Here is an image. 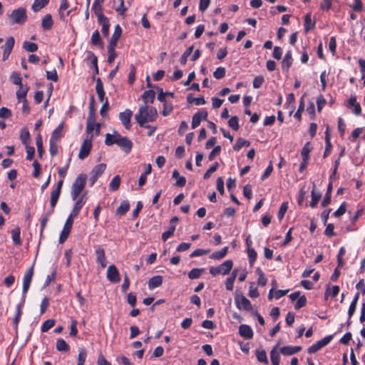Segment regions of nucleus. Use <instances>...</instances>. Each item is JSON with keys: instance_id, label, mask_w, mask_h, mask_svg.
<instances>
[{"instance_id": "864d4df0", "label": "nucleus", "mask_w": 365, "mask_h": 365, "mask_svg": "<svg viewBox=\"0 0 365 365\" xmlns=\"http://www.w3.org/2000/svg\"><path fill=\"white\" fill-rule=\"evenodd\" d=\"M247 255L249 258V263L251 267L253 266L257 259V254L254 248L247 249Z\"/></svg>"}, {"instance_id": "aec40b11", "label": "nucleus", "mask_w": 365, "mask_h": 365, "mask_svg": "<svg viewBox=\"0 0 365 365\" xmlns=\"http://www.w3.org/2000/svg\"><path fill=\"white\" fill-rule=\"evenodd\" d=\"M302 349L300 346H286L279 349V352L284 356H291Z\"/></svg>"}, {"instance_id": "69168bd1", "label": "nucleus", "mask_w": 365, "mask_h": 365, "mask_svg": "<svg viewBox=\"0 0 365 365\" xmlns=\"http://www.w3.org/2000/svg\"><path fill=\"white\" fill-rule=\"evenodd\" d=\"M33 167H34V172H33V176L35 178H38L39 176H40V173H41V164L37 161V160H34L33 162Z\"/></svg>"}, {"instance_id": "6e6552de", "label": "nucleus", "mask_w": 365, "mask_h": 365, "mask_svg": "<svg viewBox=\"0 0 365 365\" xmlns=\"http://www.w3.org/2000/svg\"><path fill=\"white\" fill-rule=\"evenodd\" d=\"M333 339L332 335H328L322 339L317 341L308 348V353L314 354L327 346Z\"/></svg>"}, {"instance_id": "6e6d98bb", "label": "nucleus", "mask_w": 365, "mask_h": 365, "mask_svg": "<svg viewBox=\"0 0 365 365\" xmlns=\"http://www.w3.org/2000/svg\"><path fill=\"white\" fill-rule=\"evenodd\" d=\"M92 10L94 11L95 14L96 15L97 19H101L100 18L101 16H103V17L106 16L103 14V7H102L101 4H98L96 3H93V6H92Z\"/></svg>"}, {"instance_id": "c756f323", "label": "nucleus", "mask_w": 365, "mask_h": 365, "mask_svg": "<svg viewBox=\"0 0 365 365\" xmlns=\"http://www.w3.org/2000/svg\"><path fill=\"white\" fill-rule=\"evenodd\" d=\"M277 345L274 346L270 351V359L272 365H279L280 356Z\"/></svg>"}, {"instance_id": "4d7b16f0", "label": "nucleus", "mask_w": 365, "mask_h": 365, "mask_svg": "<svg viewBox=\"0 0 365 365\" xmlns=\"http://www.w3.org/2000/svg\"><path fill=\"white\" fill-rule=\"evenodd\" d=\"M86 357H87L86 350L85 349H80L78 356L77 365H84Z\"/></svg>"}, {"instance_id": "49530a36", "label": "nucleus", "mask_w": 365, "mask_h": 365, "mask_svg": "<svg viewBox=\"0 0 365 365\" xmlns=\"http://www.w3.org/2000/svg\"><path fill=\"white\" fill-rule=\"evenodd\" d=\"M187 101L189 103H195L197 106L204 105L205 103L204 97L193 98L191 94L187 96Z\"/></svg>"}, {"instance_id": "37998d69", "label": "nucleus", "mask_w": 365, "mask_h": 365, "mask_svg": "<svg viewBox=\"0 0 365 365\" xmlns=\"http://www.w3.org/2000/svg\"><path fill=\"white\" fill-rule=\"evenodd\" d=\"M204 272V269L201 268H193L188 273V277L190 279H198Z\"/></svg>"}, {"instance_id": "f704fd0d", "label": "nucleus", "mask_w": 365, "mask_h": 365, "mask_svg": "<svg viewBox=\"0 0 365 365\" xmlns=\"http://www.w3.org/2000/svg\"><path fill=\"white\" fill-rule=\"evenodd\" d=\"M228 250L229 247L226 246L223 247L221 250L213 252L210 257L213 259H221L227 255Z\"/></svg>"}, {"instance_id": "79ce46f5", "label": "nucleus", "mask_w": 365, "mask_h": 365, "mask_svg": "<svg viewBox=\"0 0 365 365\" xmlns=\"http://www.w3.org/2000/svg\"><path fill=\"white\" fill-rule=\"evenodd\" d=\"M120 178L119 175H115L113 177V178L111 180L110 184H109V190L110 191H116L120 186Z\"/></svg>"}, {"instance_id": "ddd939ff", "label": "nucleus", "mask_w": 365, "mask_h": 365, "mask_svg": "<svg viewBox=\"0 0 365 365\" xmlns=\"http://www.w3.org/2000/svg\"><path fill=\"white\" fill-rule=\"evenodd\" d=\"M133 112L130 109H125L123 112L119 113V119L126 130L131 128L130 119Z\"/></svg>"}, {"instance_id": "0eeeda50", "label": "nucleus", "mask_w": 365, "mask_h": 365, "mask_svg": "<svg viewBox=\"0 0 365 365\" xmlns=\"http://www.w3.org/2000/svg\"><path fill=\"white\" fill-rule=\"evenodd\" d=\"M117 141L115 144L119 146L125 153H129L131 151L133 147L132 141L127 137L121 136L118 133L116 132Z\"/></svg>"}, {"instance_id": "c9c22d12", "label": "nucleus", "mask_w": 365, "mask_h": 365, "mask_svg": "<svg viewBox=\"0 0 365 365\" xmlns=\"http://www.w3.org/2000/svg\"><path fill=\"white\" fill-rule=\"evenodd\" d=\"M250 145V142L242 138H239L237 140L236 143L233 146V149L235 151H240L242 147H248Z\"/></svg>"}, {"instance_id": "393cba45", "label": "nucleus", "mask_w": 365, "mask_h": 365, "mask_svg": "<svg viewBox=\"0 0 365 365\" xmlns=\"http://www.w3.org/2000/svg\"><path fill=\"white\" fill-rule=\"evenodd\" d=\"M96 91L99 101L103 102L106 93L104 91L103 82L99 78L96 79Z\"/></svg>"}, {"instance_id": "f3484780", "label": "nucleus", "mask_w": 365, "mask_h": 365, "mask_svg": "<svg viewBox=\"0 0 365 365\" xmlns=\"http://www.w3.org/2000/svg\"><path fill=\"white\" fill-rule=\"evenodd\" d=\"M347 107L349 108H353L352 112L356 115H360L361 114V108L359 103L356 102V97L351 96L347 101Z\"/></svg>"}, {"instance_id": "a878e982", "label": "nucleus", "mask_w": 365, "mask_h": 365, "mask_svg": "<svg viewBox=\"0 0 365 365\" xmlns=\"http://www.w3.org/2000/svg\"><path fill=\"white\" fill-rule=\"evenodd\" d=\"M13 242L16 246H21L22 241L21 239V229L16 227L11 231Z\"/></svg>"}, {"instance_id": "8fccbe9b", "label": "nucleus", "mask_w": 365, "mask_h": 365, "mask_svg": "<svg viewBox=\"0 0 365 365\" xmlns=\"http://www.w3.org/2000/svg\"><path fill=\"white\" fill-rule=\"evenodd\" d=\"M55 325L54 319H47L46 320L41 327V332H47L49 329H51Z\"/></svg>"}, {"instance_id": "9b49d317", "label": "nucleus", "mask_w": 365, "mask_h": 365, "mask_svg": "<svg viewBox=\"0 0 365 365\" xmlns=\"http://www.w3.org/2000/svg\"><path fill=\"white\" fill-rule=\"evenodd\" d=\"M107 279L112 283H118L120 281V275L117 269L114 265H110L107 269Z\"/></svg>"}, {"instance_id": "f257e3e1", "label": "nucleus", "mask_w": 365, "mask_h": 365, "mask_svg": "<svg viewBox=\"0 0 365 365\" xmlns=\"http://www.w3.org/2000/svg\"><path fill=\"white\" fill-rule=\"evenodd\" d=\"M157 115L158 112L155 108L142 105L139 108L138 113L135 115V119L140 127L150 128V125L145 124L147 122H153Z\"/></svg>"}, {"instance_id": "9d476101", "label": "nucleus", "mask_w": 365, "mask_h": 365, "mask_svg": "<svg viewBox=\"0 0 365 365\" xmlns=\"http://www.w3.org/2000/svg\"><path fill=\"white\" fill-rule=\"evenodd\" d=\"M93 137V135H91ZM92 139H86L83 142L80 151L78 153V158L81 160L85 159L88 156L92 148Z\"/></svg>"}, {"instance_id": "4c0bfd02", "label": "nucleus", "mask_w": 365, "mask_h": 365, "mask_svg": "<svg viewBox=\"0 0 365 365\" xmlns=\"http://www.w3.org/2000/svg\"><path fill=\"white\" fill-rule=\"evenodd\" d=\"M49 1L50 0H34L31 8L34 11L37 12L45 7L48 4Z\"/></svg>"}, {"instance_id": "13d9d810", "label": "nucleus", "mask_w": 365, "mask_h": 365, "mask_svg": "<svg viewBox=\"0 0 365 365\" xmlns=\"http://www.w3.org/2000/svg\"><path fill=\"white\" fill-rule=\"evenodd\" d=\"M173 107L172 103L165 101L163 103V110L162 111V115L163 116H168L173 112Z\"/></svg>"}, {"instance_id": "09e8293b", "label": "nucleus", "mask_w": 365, "mask_h": 365, "mask_svg": "<svg viewBox=\"0 0 365 365\" xmlns=\"http://www.w3.org/2000/svg\"><path fill=\"white\" fill-rule=\"evenodd\" d=\"M193 48L194 46H189L185 51V52L182 53V55L181 56L180 58V62L182 65H185L186 63H187V58L188 56L192 53V51H193Z\"/></svg>"}, {"instance_id": "680f3d73", "label": "nucleus", "mask_w": 365, "mask_h": 365, "mask_svg": "<svg viewBox=\"0 0 365 365\" xmlns=\"http://www.w3.org/2000/svg\"><path fill=\"white\" fill-rule=\"evenodd\" d=\"M11 81L14 84L17 85L19 86H21L23 85L21 75L17 72L12 73L11 76Z\"/></svg>"}, {"instance_id": "1a4fd4ad", "label": "nucleus", "mask_w": 365, "mask_h": 365, "mask_svg": "<svg viewBox=\"0 0 365 365\" xmlns=\"http://www.w3.org/2000/svg\"><path fill=\"white\" fill-rule=\"evenodd\" d=\"M235 302L239 309L251 311L252 306L250 301L242 294H237L235 297Z\"/></svg>"}, {"instance_id": "e433bc0d", "label": "nucleus", "mask_w": 365, "mask_h": 365, "mask_svg": "<svg viewBox=\"0 0 365 365\" xmlns=\"http://www.w3.org/2000/svg\"><path fill=\"white\" fill-rule=\"evenodd\" d=\"M56 349L59 351L67 352L70 349L69 345L63 339H58L56 341Z\"/></svg>"}, {"instance_id": "58836bf2", "label": "nucleus", "mask_w": 365, "mask_h": 365, "mask_svg": "<svg viewBox=\"0 0 365 365\" xmlns=\"http://www.w3.org/2000/svg\"><path fill=\"white\" fill-rule=\"evenodd\" d=\"M313 147L310 142H307L303 146L301 150V155L302 158H309V153L312 150Z\"/></svg>"}, {"instance_id": "c85d7f7f", "label": "nucleus", "mask_w": 365, "mask_h": 365, "mask_svg": "<svg viewBox=\"0 0 365 365\" xmlns=\"http://www.w3.org/2000/svg\"><path fill=\"white\" fill-rule=\"evenodd\" d=\"M122 29L119 24L115 25L113 34L109 40V43L117 45V42L121 36Z\"/></svg>"}, {"instance_id": "0e129e2a", "label": "nucleus", "mask_w": 365, "mask_h": 365, "mask_svg": "<svg viewBox=\"0 0 365 365\" xmlns=\"http://www.w3.org/2000/svg\"><path fill=\"white\" fill-rule=\"evenodd\" d=\"M219 167V163L217 162H215L212 166L209 168V169L203 175V178L205 180H207L210 178L211 174L214 172H215Z\"/></svg>"}, {"instance_id": "b1692460", "label": "nucleus", "mask_w": 365, "mask_h": 365, "mask_svg": "<svg viewBox=\"0 0 365 365\" xmlns=\"http://www.w3.org/2000/svg\"><path fill=\"white\" fill-rule=\"evenodd\" d=\"M155 98V93L153 90L145 91L142 95V99L144 102V105L148 103H153Z\"/></svg>"}, {"instance_id": "a18cd8bd", "label": "nucleus", "mask_w": 365, "mask_h": 365, "mask_svg": "<svg viewBox=\"0 0 365 365\" xmlns=\"http://www.w3.org/2000/svg\"><path fill=\"white\" fill-rule=\"evenodd\" d=\"M256 357L259 362L268 364L269 361L267 356V353L264 350H257Z\"/></svg>"}, {"instance_id": "2f4dec72", "label": "nucleus", "mask_w": 365, "mask_h": 365, "mask_svg": "<svg viewBox=\"0 0 365 365\" xmlns=\"http://www.w3.org/2000/svg\"><path fill=\"white\" fill-rule=\"evenodd\" d=\"M233 266V262L231 259L225 261L222 264L219 265L220 272L222 274L225 275L230 273Z\"/></svg>"}, {"instance_id": "603ef678", "label": "nucleus", "mask_w": 365, "mask_h": 365, "mask_svg": "<svg viewBox=\"0 0 365 365\" xmlns=\"http://www.w3.org/2000/svg\"><path fill=\"white\" fill-rule=\"evenodd\" d=\"M228 125L234 130H238L240 128L238 117L236 115L232 116L228 120Z\"/></svg>"}, {"instance_id": "20e7f679", "label": "nucleus", "mask_w": 365, "mask_h": 365, "mask_svg": "<svg viewBox=\"0 0 365 365\" xmlns=\"http://www.w3.org/2000/svg\"><path fill=\"white\" fill-rule=\"evenodd\" d=\"M34 273V263L27 269L23 277L22 300L25 302L26 296L29 289Z\"/></svg>"}, {"instance_id": "f8f14e48", "label": "nucleus", "mask_w": 365, "mask_h": 365, "mask_svg": "<svg viewBox=\"0 0 365 365\" xmlns=\"http://www.w3.org/2000/svg\"><path fill=\"white\" fill-rule=\"evenodd\" d=\"M15 40L14 37H9L5 43L1 46V48L3 49V61H6L9 58L10 53L14 46Z\"/></svg>"}, {"instance_id": "2eb2a0df", "label": "nucleus", "mask_w": 365, "mask_h": 365, "mask_svg": "<svg viewBox=\"0 0 365 365\" xmlns=\"http://www.w3.org/2000/svg\"><path fill=\"white\" fill-rule=\"evenodd\" d=\"M95 252L96 255V262L101 264L102 268H105L107 265V262L104 249L101 246L98 245L95 247Z\"/></svg>"}, {"instance_id": "7ed1b4c3", "label": "nucleus", "mask_w": 365, "mask_h": 365, "mask_svg": "<svg viewBox=\"0 0 365 365\" xmlns=\"http://www.w3.org/2000/svg\"><path fill=\"white\" fill-rule=\"evenodd\" d=\"M87 176L84 173L79 174L71 186V196L73 200H77L83 190L86 183Z\"/></svg>"}, {"instance_id": "dca6fc26", "label": "nucleus", "mask_w": 365, "mask_h": 365, "mask_svg": "<svg viewBox=\"0 0 365 365\" xmlns=\"http://www.w3.org/2000/svg\"><path fill=\"white\" fill-rule=\"evenodd\" d=\"M84 197L85 193L83 194L80 197H78L77 200H76V201L69 216H71L75 218L78 215L80 210H81V208L83 207V205L86 202V201L84 200Z\"/></svg>"}, {"instance_id": "f03ea898", "label": "nucleus", "mask_w": 365, "mask_h": 365, "mask_svg": "<svg viewBox=\"0 0 365 365\" xmlns=\"http://www.w3.org/2000/svg\"><path fill=\"white\" fill-rule=\"evenodd\" d=\"M67 173L66 168H59L58 174L61 179L58 180L56 187L51 192L50 206L55 207L60 197L61 189L63 184V179Z\"/></svg>"}, {"instance_id": "de8ad7c7", "label": "nucleus", "mask_w": 365, "mask_h": 365, "mask_svg": "<svg viewBox=\"0 0 365 365\" xmlns=\"http://www.w3.org/2000/svg\"><path fill=\"white\" fill-rule=\"evenodd\" d=\"M36 143L37 152H38V157L40 158H41L43 153V147L42 137H41V134H38L36 136Z\"/></svg>"}, {"instance_id": "a211bd4d", "label": "nucleus", "mask_w": 365, "mask_h": 365, "mask_svg": "<svg viewBox=\"0 0 365 365\" xmlns=\"http://www.w3.org/2000/svg\"><path fill=\"white\" fill-rule=\"evenodd\" d=\"M54 207L51 206V210H48L46 213H44L40 221V239L43 237V231L46 226V224L49 220L50 216L53 213Z\"/></svg>"}, {"instance_id": "72a5a7b5", "label": "nucleus", "mask_w": 365, "mask_h": 365, "mask_svg": "<svg viewBox=\"0 0 365 365\" xmlns=\"http://www.w3.org/2000/svg\"><path fill=\"white\" fill-rule=\"evenodd\" d=\"M315 187H316V185L314 183L313 184V187H312V192H311V194H312V200L310 202V206L314 208L317 206V205L318 204L320 198H321V194L320 193H317L315 192Z\"/></svg>"}, {"instance_id": "ea45409f", "label": "nucleus", "mask_w": 365, "mask_h": 365, "mask_svg": "<svg viewBox=\"0 0 365 365\" xmlns=\"http://www.w3.org/2000/svg\"><path fill=\"white\" fill-rule=\"evenodd\" d=\"M106 168V163H101L96 165L91 170V175L100 177L105 171Z\"/></svg>"}, {"instance_id": "423d86ee", "label": "nucleus", "mask_w": 365, "mask_h": 365, "mask_svg": "<svg viewBox=\"0 0 365 365\" xmlns=\"http://www.w3.org/2000/svg\"><path fill=\"white\" fill-rule=\"evenodd\" d=\"M73 220H74V217L68 215V217L63 225V230L60 234V237H59V240H58V242L60 244L64 243L68 238L70 233L71 232L73 224Z\"/></svg>"}, {"instance_id": "473e14b6", "label": "nucleus", "mask_w": 365, "mask_h": 365, "mask_svg": "<svg viewBox=\"0 0 365 365\" xmlns=\"http://www.w3.org/2000/svg\"><path fill=\"white\" fill-rule=\"evenodd\" d=\"M129 209H130V204H129L128 201L124 200V201L121 202V203L117 208L116 214L120 216H123V215H125V213L129 210Z\"/></svg>"}, {"instance_id": "774afa93", "label": "nucleus", "mask_w": 365, "mask_h": 365, "mask_svg": "<svg viewBox=\"0 0 365 365\" xmlns=\"http://www.w3.org/2000/svg\"><path fill=\"white\" fill-rule=\"evenodd\" d=\"M307 298L304 295L299 297L294 305V309L299 310L307 304Z\"/></svg>"}, {"instance_id": "4be33fe9", "label": "nucleus", "mask_w": 365, "mask_h": 365, "mask_svg": "<svg viewBox=\"0 0 365 365\" xmlns=\"http://www.w3.org/2000/svg\"><path fill=\"white\" fill-rule=\"evenodd\" d=\"M64 123L61 122L52 132L50 140L58 142L63 135Z\"/></svg>"}, {"instance_id": "4468645a", "label": "nucleus", "mask_w": 365, "mask_h": 365, "mask_svg": "<svg viewBox=\"0 0 365 365\" xmlns=\"http://www.w3.org/2000/svg\"><path fill=\"white\" fill-rule=\"evenodd\" d=\"M208 113L206 110H201L196 113L192 118L191 127L192 129L198 127L201 120H206L207 119Z\"/></svg>"}, {"instance_id": "e2e57ef3", "label": "nucleus", "mask_w": 365, "mask_h": 365, "mask_svg": "<svg viewBox=\"0 0 365 365\" xmlns=\"http://www.w3.org/2000/svg\"><path fill=\"white\" fill-rule=\"evenodd\" d=\"M115 141H117L116 133L114 135L110 133L106 135L105 144L106 145L110 146L115 144Z\"/></svg>"}, {"instance_id": "338daca9", "label": "nucleus", "mask_w": 365, "mask_h": 365, "mask_svg": "<svg viewBox=\"0 0 365 365\" xmlns=\"http://www.w3.org/2000/svg\"><path fill=\"white\" fill-rule=\"evenodd\" d=\"M226 73V70L224 67H218L216 68V70L213 73V76L216 79H221L223 77H225Z\"/></svg>"}, {"instance_id": "5701e85b", "label": "nucleus", "mask_w": 365, "mask_h": 365, "mask_svg": "<svg viewBox=\"0 0 365 365\" xmlns=\"http://www.w3.org/2000/svg\"><path fill=\"white\" fill-rule=\"evenodd\" d=\"M163 282V278L162 276H160V275L154 276V277H151L148 282V288L150 289H153L156 287H158L162 285Z\"/></svg>"}, {"instance_id": "cd10ccee", "label": "nucleus", "mask_w": 365, "mask_h": 365, "mask_svg": "<svg viewBox=\"0 0 365 365\" xmlns=\"http://www.w3.org/2000/svg\"><path fill=\"white\" fill-rule=\"evenodd\" d=\"M315 21H312L311 13H308L304 16V32L307 34L310 30L314 29L315 27Z\"/></svg>"}, {"instance_id": "412c9836", "label": "nucleus", "mask_w": 365, "mask_h": 365, "mask_svg": "<svg viewBox=\"0 0 365 365\" xmlns=\"http://www.w3.org/2000/svg\"><path fill=\"white\" fill-rule=\"evenodd\" d=\"M101 19H97L98 24L102 26V34L105 37H108L109 35L110 22L109 19L107 16H101Z\"/></svg>"}, {"instance_id": "c03bdc74", "label": "nucleus", "mask_w": 365, "mask_h": 365, "mask_svg": "<svg viewBox=\"0 0 365 365\" xmlns=\"http://www.w3.org/2000/svg\"><path fill=\"white\" fill-rule=\"evenodd\" d=\"M28 91V87L24 88L23 85L21 86H19L18 91H16V98L19 102L21 101L22 100L26 99Z\"/></svg>"}, {"instance_id": "7c9ffc66", "label": "nucleus", "mask_w": 365, "mask_h": 365, "mask_svg": "<svg viewBox=\"0 0 365 365\" xmlns=\"http://www.w3.org/2000/svg\"><path fill=\"white\" fill-rule=\"evenodd\" d=\"M53 25V21L51 14H48L45 15L42 19L41 26L43 30L48 31L51 29Z\"/></svg>"}, {"instance_id": "39448f33", "label": "nucleus", "mask_w": 365, "mask_h": 365, "mask_svg": "<svg viewBox=\"0 0 365 365\" xmlns=\"http://www.w3.org/2000/svg\"><path fill=\"white\" fill-rule=\"evenodd\" d=\"M9 19L12 24H24L27 20L26 9L23 7H20L14 10L9 15Z\"/></svg>"}, {"instance_id": "052dcab7", "label": "nucleus", "mask_w": 365, "mask_h": 365, "mask_svg": "<svg viewBox=\"0 0 365 365\" xmlns=\"http://www.w3.org/2000/svg\"><path fill=\"white\" fill-rule=\"evenodd\" d=\"M175 230V225L170 227L169 229L162 234V240L166 242L170 237H172Z\"/></svg>"}, {"instance_id": "3c124183", "label": "nucleus", "mask_w": 365, "mask_h": 365, "mask_svg": "<svg viewBox=\"0 0 365 365\" xmlns=\"http://www.w3.org/2000/svg\"><path fill=\"white\" fill-rule=\"evenodd\" d=\"M20 139L23 145L25 146L29 145V140H30L29 131L26 129L22 130L20 134Z\"/></svg>"}, {"instance_id": "5fc2aeb1", "label": "nucleus", "mask_w": 365, "mask_h": 365, "mask_svg": "<svg viewBox=\"0 0 365 365\" xmlns=\"http://www.w3.org/2000/svg\"><path fill=\"white\" fill-rule=\"evenodd\" d=\"M119 1V6L115 8V11L121 16H125V13L128 10L125 6L124 0H118Z\"/></svg>"}, {"instance_id": "a19ab883", "label": "nucleus", "mask_w": 365, "mask_h": 365, "mask_svg": "<svg viewBox=\"0 0 365 365\" xmlns=\"http://www.w3.org/2000/svg\"><path fill=\"white\" fill-rule=\"evenodd\" d=\"M22 48L28 52H35L38 47L36 43L26 41L23 43Z\"/></svg>"}, {"instance_id": "6ab92c4d", "label": "nucleus", "mask_w": 365, "mask_h": 365, "mask_svg": "<svg viewBox=\"0 0 365 365\" xmlns=\"http://www.w3.org/2000/svg\"><path fill=\"white\" fill-rule=\"evenodd\" d=\"M240 335L245 339H251L253 338L254 333L252 328L247 324H241L239 327Z\"/></svg>"}, {"instance_id": "bf43d9fd", "label": "nucleus", "mask_w": 365, "mask_h": 365, "mask_svg": "<svg viewBox=\"0 0 365 365\" xmlns=\"http://www.w3.org/2000/svg\"><path fill=\"white\" fill-rule=\"evenodd\" d=\"M287 209L288 203L287 202H282L277 213V217L279 220H282L284 218Z\"/></svg>"}, {"instance_id": "bb28decb", "label": "nucleus", "mask_w": 365, "mask_h": 365, "mask_svg": "<svg viewBox=\"0 0 365 365\" xmlns=\"http://www.w3.org/2000/svg\"><path fill=\"white\" fill-rule=\"evenodd\" d=\"M91 41L93 46H98L101 48H104V43H103V40L101 39L100 33L98 30H96L93 33V34L91 36Z\"/></svg>"}]
</instances>
